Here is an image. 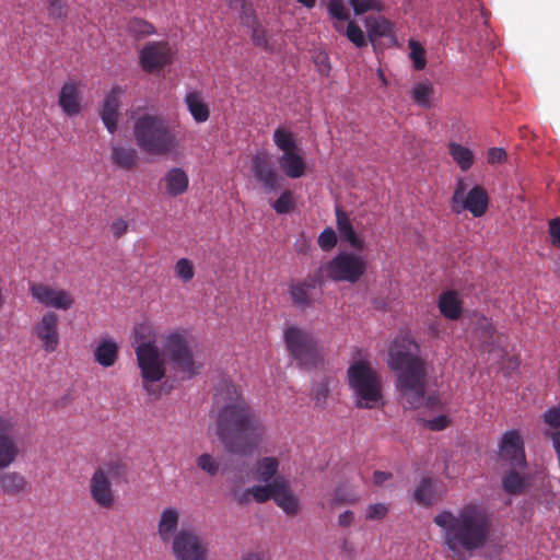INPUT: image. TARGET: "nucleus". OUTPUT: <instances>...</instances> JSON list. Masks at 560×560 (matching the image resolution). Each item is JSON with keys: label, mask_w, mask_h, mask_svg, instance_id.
Returning <instances> with one entry per match:
<instances>
[{"label": "nucleus", "mask_w": 560, "mask_h": 560, "mask_svg": "<svg viewBox=\"0 0 560 560\" xmlns=\"http://www.w3.org/2000/svg\"><path fill=\"white\" fill-rule=\"evenodd\" d=\"M334 503L336 504H339V503H354L357 501L355 498H347V497H343L338 490L335 492L334 494V499H332Z\"/></svg>", "instance_id": "680f3d73"}, {"label": "nucleus", "mask_w": 560, "mask_h": 560, "mask_svg": "<svg viewBox=\"0 0 560 560\" xmlns=\"http://www.w3.org/2000/svg\"><path fill=\"white\" fill-rule=\"evenodd\" d=\"M188 112L197 124L205 122L210 117V108L199 91H189L184 98Z\"/></svg>", "instance_id": "5701e85b"}, {"label": "nucleus", "mask_w": 560, "mask_h": 560, "mask_svg": "<svg viewBox=\"0 0 560 560\" xmlns=\"http://www.w3.org/2000/svg\"><path fill=\"white\" fill-rule=\"evenodd\" d=\"M252 495L249 489L242 492L240 495H237V502L243 504L248 501V497Z\"/></svg>", "instance_id": "0e129e2a"}, {"label": "nucleus", "mask_w": 560, "mask_h": 560, "mask_svg": "<svg viewBox=\"0 0 560 560\" xmlns=\"http://www.w3.org/2000/svg\"><path fill=\"white\" fill-rule=\"evenodd\" d=\"M500 457L508 462L513 468L526 466L523 441L520 434L512 430L503 434L500 444Z\"/></svg>", "instance_id": "f3484780"}, {"label": "nucleus", "mask_w": 560, "mask_h": 560, "mask_svg": "<svg viewBox=\"0 0 560 560\" xmlns=\"http://www.w3.org/2000/svg\"><path fill=\"white\" fill-rule=\"evenodd\" d=\"M166 184V194L171 197L183 195L189 184V178L186 172L180 167H172L164 176Z\"/></svg>", "instance_id": "393cba45"}, {"label": "nucleus", "mask_w": 560, "mask_h": 560, "mask_svg": "<svg viewBox=\"0 0 560 560\" xmlns=\"http://www.w3.org/2000/svg\"><path fill=\"white\" fill-rule=\"evenodd\" d=\"M172 550L176 560H207V542L194 530H179L173 538Z\"/></svg>", "instance_id": "9b49d317"}, {"label": "nucleus", "mask_w": 560, "mask_h": 560, "mask_svg": "<svg viewBox=\"0 0 560 560\" xmlns=\"http://www.w3.org/2000/svg\"><path fill=\"white\" fill-rule=\"evenodd\" d=\"M354 520V514L351 511H345L338 516V525L341 527H349Z\"/></svg>", "instance_id": "bf43d9fd"}, {"label": "nucleus", "mask_w": 560, "mask_h": 560, "mask_svg": "<svg viewBox=\"0 0 560 560\" xmlns=\"http://www.w3.org/2000/svg\"><path fill=\"white\" fill-rule=\"evenodd\" d=\"M252 171L254 177L268 191H277L280 188V176L267 153H257L252 158Z\"/></svg>", "instance_id": "2eb2a0df"}, {"label": "nucleus", "mask_w": 560, "mask_h": 560, "mask_svg": "<svg viewBox=\"0 0 560 560\" xmlns=\"http://www.w3.org/2000/svg\"><path fill=\"white\" fill-rule=\"evenodd\" d=\"M365 27L370 42L392 34V23L383 16H368Z\"/></svg>", "instance_id": "c756f323"}, {"label": "nucleus", "mask_w": 560, "mask_h": 560, "mask_svg": "<svg viewBox=\"0 0 560 560\" xmlns=\"http://www.w3.org/2000/svg\"><path fill=\"white\" fill-rule=\"evenodd\" d=\"M58 104L62 112L70 117L80 113V92L75 83L67 82L62 85L59 92Z\"/></svg>", "instance_id": "412c9836"}, {"label": "nucleus", "mask_w": 560, "mask_h": 560, "mask_svg": "<svg viewBox=\"0 0 560 560\" xmlns=\"http://www.w3.org/2000/svg\"><path fill=\"white\" fill-rule=\"evenodd\" d=\"M348 382L358 408L373 409L382 404L381 378L366 361H355L348 369Z\"/></svg>", "instance_id": "0eeeda50"}, {"label": "nucleus", "mask_w": 560, "mask_h": 560, "mask_svg": "<svg viewBox=\"0 0 560 560\" xmlns=\"http://www.w3.org/2000/svg\"><path fill=\"white\" fill-rule=\"evenodd\" d=\"M315 285L308 282H298L293 283L289 288V293L293 304L302 310L311 306V290H313Z\"/></svg>", "instance_id": "7c9ffc66"}, {"label": "nucleus", "mask_w": 560, "mask_h": 560, "mask_svg": "<svg viewBox=\"0 0 560 560\" xmlns=\"http://www.w3.org/2000/svg\"><path fill=\"white\" fill-rule=\"evenodd\" d=\"M336 223L340 237L355 249H363L364 242L357 235L349 217L339 207L336 208Z\"/></svg>", "instance_id": "b1692460"}, {"label": "nucleus", "mask_w": 560, "mask_h": 560, "mask_svg": "<svg viewBox=\"0 0 560 560\" xmlns=\"http://www.w3.org/2000/svg\"><path fill=\"white\" fill-rule=\"evenodd\" d=\"M411 54L410 57L413 60L415 68L421 70L425 67L424 50L421 47L416 46L413 42H410Z\"/></svg>", "instance_id": "603ef678"}, {"label": "nucleus", "mask_w": 560, "mask_h": 560, "mask_svg": "<svg viewBox=\"0 0 560 560\" xmlns=\"http://www.w3.org/2000/svg\"><path fill=\"white\" fill-rule=\"evenodd\" d=\"M284 342L290 355L300 365H315L318 361L316 341L311 332L296 326H289L284 330Z\"/></svg>", "instance_id": "1a4fd4ad"}, {"label": "nucleus", "mask_w": 560, "mask_h": 560, "mask_svg": "<svg viewBox=\"0 0 560 560\" xmlns=\"http://www.w3.org/2000/svg\"><path fill=\"white\" fill-rule=\"evenodd\" d=\"M197 466L211 477L215 476L220 469V463L208 453L201 454L197 458Z\"/></svg>", "instance_id": "79ce46f5"}, {"label": "nucleus", "mask_w": 560, "mask_h": 560, "mask_svg": "<svg viewBox=\"0 0 560 560\" xmlns=\"http://www.w3.org/2000/svg\"><path fill=\"white\" fill-rule=\"evenodd\" d=\"M275 503L290 516H294L300 512V500L296 494L291 490L289 480L283 476L275 478Z\"/></svg>", "instance_id": "a211bd4d"}, {"label": "nucleus", "mask_w": 560, "mask_h": 560, "mask_svg": "<svg viewBox=\"0 0 560 560\" xmlns=\"http://www.w3.org/2000/svg\"><path fill=\"white\" fill-rule=\"evenodd\" d=\"M544 420L550 427L559 428L560 427V407H555V408L548 409L544 413Z\"/></svg>", "instance_id": "864d4df0"}, {"label": "nucleus", "mask_w": 560, "mask_h": 560, "mask_svg": "<svg viewBox=\"0 0 560 560\" xmlns=\"http://www.w3.org/2000/svg\"><path fill=\"white\" fill-rule=\"evenodd\" d=\"M417 352V345L409 337L401 336L394 340L388 354V364L397 372L396 386L412 409L434 404L432 397L425 398V370Z\"/></svg>", "instance_id": "20e7f679"}, {"label": "nucleus", "mask_w": 560, "mask_h": 560, "mask_svg": "<svg viewBox=\"0 0 560 560\" xmlns=\"http://www.w3.org/2000/svg\"><path fill=\"white\" fill-rule=\"evenodd\" d=\"M448 424V418L446 416H439L428 421V427L434 431L444 430Z\"/></svg>", "instance_id": "13d9d810"}, {"label": "nucleus", "mask_w": 560, "mask_h": 560, "mask_svg": "<svg viewBox=\"0 0 560 560\" xmlns=\"http://www.w3.org/2000/svg\"><path fill=\"white\" fill-rule=\"evenodd\" d=\"M128 231V222L121 218L116 219L110 225L114 237L119 238Z\"/></svg>", "instance_id": "6e6d98bb"}, {"label": "nucleus", "mask_w": 560, "mask_h": 560, "mask_svg": "<svg viewBox=\"0 0 560 560\" xmlns=\"http://www.w3.org/2000/svg\"><path fill=\"white\" fill-rule=\"evenodd\" d=\"M252 38H253V42L255 45H257L266 50L271 49V47L268 43V39H267L265 28H262L260 26L254 27L253 32H252Z\"/></svg>", "instance_id": "3c124183"}, {"label": "nucleus", "mask_w": 560, "mask_h": 560, "mask_svg": "<svg viewBox=\"0 0 560 560\" xmlns=\"http://www.w3.org/2000/svg\"><path fill=\"white\" fill-rule=\"evenodd\" d=\"M293 207V200L290 191H284L275 201L273 209L277 213H288Z\"/></svg>", "instance_id": "09e8293b"}, {"label": "nucleus", "mask_w": 560, "mask_h": 560, "mask_svg": "<svg viewBox=\"0 0 560 560\" xmlns=\"http://www.w3.org/2000/svg\"><path fill=\"white\" fill-rule=\"evenodd\" d=\"M273 141L283 153L293 151L296 148L292 133L281 128L275 130Z\"/></svg>", "instance_id": "e433bc0d"}, {"label": "nucleus", "mask_w": 560, "mask_h": 560, "mask_svg": "<svg viewBox=\"0 0 560 560\" xmlns=\"http://www.w3.org/2000/svg\"><path fill=\"white\" fill-rule=\"evenodd\" d=\"M329 381L324 380L322 382H318L313 387V396L315 400V405L319 408H324L327 405V398L329 395Z\"/></svg>", "instance_id": "c03bdc74"}, {"label": "nucleus", "mask_w": 560, "mask_h": 560, "mask_svg": "<svg viewBox=\"0 0 560 560\" xmlns=\"http://www.w3.org/2000/svg\"><path fill=\"white\" fill-rule=\"evenodd\" d=\"M525 479L521 476L515 468L511 469L503 478L502 486L505 492L510 494H518L525 487Z\"/></svg>", "instance_id": "72a5a7b5"}, {"label": "nucleus", "mask_w": 560, "mask_h": 560, "mask_svg": "<svg viewBox=\"0 0 560 560\" xmlns=\"http://www.w3.org/2000/svg\"><path fill=\"white\" fill-rule=\"evenodd\" d=\"M213 408L217 411L215 433L225 451L252 456L265 441L267 428L231 380L222 378L218 384Z\"/></svg>", "instance_id": "f03ea898"}, {"label": "nucleus", "mask_w": 560, "mask_h": 560, "mask_svg": "<svg viewBox=\"0 0 560 560\" xmlns=\"http://www.w3.org/2000/svg\"><path fill=\"white\" fill-rule=\"evenodd\" d=\"M392 477L390 472L376 470L373 475V481L376 486L383 485Z\"/></svg>", "instance_id": "052dcab7"}, {"label": "nucleus", "mask_w": 560, "mask_h": 560, "mask_svg": "<svg viewBox=\"0 0 560 560\" xmlns=\"http://www.w3.org/2000/svg\"><path fill=\"white\" fill-rule=\"evenodd\" d=\"M31 296L45 307H51L59 311H68L75 303L71 292L57 289L40 282L30 283Z\"/></svg>", "instance_id": "f8f14e48"}, {"label": "nucleus", "mask_w": 560, "mask_h": 560, "mask_svg": "<svg viewBox=\"0 0 560 560\" xmlns=\"http://www.w3.org/2000/svg\"><path fill=\"white\" fill-rule=\"evenodd\" d=\"M549 233L552 245L560 247V217L549 222Z\"/></svg>", "instance_id": "5fc2aeb1"}, {"label": "nucleus", "mask_w": 560, "mask_h": 560, "mask_svg": "<svg viewBox=\"0 0 560 560\" xmlns=\"http://www.w3.org/2000/svg\"><path fill=\"white\" fill-rule=\"evenodd\" d=\"M138 159L137 151L131 147L118 144L112 147V163L121 170H132L137 165Z\"/></svg>", "instance_id": "bb28decb"}, {"label": "nucleus", "mask_w": 560, "mask_h": 560, "mask_svg": "<svg viewBox=\"0 0 560 560\" xmlns=\"http://www.w3.org/2000/svg\"><path fill=\"white\" fill-rule=\"evenodd\" d=\"M345 35L358 48H361L366 45L363 31L353 21H350L348 23V26L345 31Z\"/></svg>", "instance_id": "a19ab883"}, {"label": "nucleus", "mask_w": 560, "mask_h": 560, "mask_svg": "<svg viewBox=\"0 0 560 560\" xmlns=\"http://www.w3.org/2000/svg\"><path fill=\"white\" fill-rule=\"evenodd\" d=\"M122 94L120 86H114L103 101L101 118L110 133L117 130L119 98Z\"/></svg>", "instance_id": "6ab92c4d"}, {"label": "nucleus", "mask_w": 560, "mask_h": 560, "mask_svg": "<svg viewBox=\"0 0 560 560\" xmlns=\"http://www.w3.org/2000/svg\"><path fill=\"white\" fill-rule=\"evenodd\" d=\"M433 88L429 84H418L412 90V100L422 107H430Z\"/></svg>", "instance_id": "ea45409f"}, {"label": "nucleus", "mask_w": 560, "mask_h": 560, "mask_svg": "<svg viewBox=\"0 0 560 560\" xmlns=\"http://www.w3.org/2000/svg\"><path fill=\"white\" fill-rule=\"evenodd\" d=\"M159 329L151 320L137 323L132 329V348L140 370L141 385L149 396L160 397L154 387L166 376V362L175 376L189 381L205 369L202 357L195 351L194 341L185 330L175 329L163 337L162 351L158 345Z\"/></svg>", "instance_id": "f257e3e1"}, {"label": "nucleus", "mask_w": 560, "mask_h": 560, "mask_svg": "<svg viewBox=\"0 0 560 560\" xmlns=\"http://www.w3.org/2000/svg\"><path fill=\"white\" fill-rule=\"evenodd\" d=\"M468 186L464 178H459L452 197V209L456 213L469 211L475 218L482 217L489 205L487 190L476 185L467 190Z\"/></svg>", "instance_id": "6e6552de"}, {"label": "nucleus", "mask_w": 560, "mask_h": 560, "mask_svg": "<svg viewBox=\"0 0 560 560\" xmlns=\"http://www.w3.org/2000/svg\"><path fill=\"white\" fill-rule=\"evenodd\" d=\"M349 4L357 15H361L368 11H381L383 9L378 0H349Z\"/></svg>", "instance_id": "37998d69"}, {"label": "nucleus", "mask_w": 560, "mask_h": 560, "mask_svg": "<svg viewBox=\"0 0 560 560\" xmlns=\"http://www.w3.org/2000/svg\"><path fill=\"white\" fill-rule=\"evenodd\" d=\"M30 489L24 475L19 471L0 472V493L5 497H21Z\"/></svg>", "instance_id": "aec40b11"}, {"label": "nucleus", "mask_w": 560, "mask_h": 560, "mask_svg": "<svg viewBox=\"0 0 560 560\" xmlns=\"http://www.w3.org/2000/svg\"><path fill=\"white\" fill-rule=\"evenodd\" d=\"M325 271L335 281L357 282L366 271L365 259L350 252H341L327 262Z\"/></svg>", "instance_id": "9d476101"}, {"label": "nucleus", "mask_w": 560, "mask_h": 560, "mask_svg": "<svg viewBox=\"0 0 560 560\" xmlns=\"http://www.w3.org/2000/svg\"><path fill=\"white\" fill-rule=\"evenodd\" d=\"M172 48L164 42L148 43L140 52L143 70L151 72L172 62Z\"/></svg>", "instance_id": "dca6fc26"}, {"label": "nucleus", "mask_w": 560, "mask_h": 560, "mask_svg": "<svg viewBox=\"0 0 560 560\" xmlns=\"http://www.w3.org/2000/svg\"><path fill=\"white\" fill-rule=\"evenodd\" d=\"M388 509L383 503L370 504L366 509L365 517L371 521L383 520L387 515Z\"/></svg>", "instance_id": "8fccbe9b"}, {"label": "nucleus", "mask_w": 560, "mask_h": 560, "mask_svg": "<svg viewBox=\"0 0 560 560\" xmlns=\"http://www.w3.org/2000/svg\"><path fill=\"white\" fill-rule=\"evenodd\" d=\"M434 523L443 529L444 544L455 555L485 547L492 528L487 509L472 502L465 504L457 514L450 511L439 513Z\"/></svg>", "instance_id": "7ed1b4c3"}, {"label": "nucleus", "mask_w": 560, "mask_h": 560, "mask_svg": "<svg viewBox=\"0 0 560 560\" xmlns=\"http://www.w3.org/2000/svg\"><path fill=\"white\" fill-rule=\"evenodd\" d=\"M178 521L179 513L175 508H167L161 513L158 532L164 542L168 541L172 537L174 538Z\"/></svg>", "instance_id": "cd10ccee"}, {"label": "nucleus", "mask_w": 560, "mask_h": 560, "mask_svg": "<svg viewBox=\"0 0 560 560\" xmlns=\"http://www.w3.org/2000/svg\"><path fill=\"white\" fill-rule=\"evenodd\" d=\"M176 276L185 283L191 281L195 277V267L188 258H180L175 264Z\"/></svg>", "instance_id": "58836bf2"}, {"label": "nucleus", "mask_w": 560, "mask_h": 560, "mask_svg": "<svg viewBox=\"0 0 560 560\" xmlns=\"http://www.w3.org/2000/svg\"><path fill=\"white\" fill-rule=\"evenodd\" d=\"M298 1L308 9L314 8L315 3H316V0H298Z\"/></svg>", "instance_id": "69168bd1"}, {"label": "nucleus", "mask_w": 560, "mask_h": 560, "mask_svg": "<svg viewBox=\"0 0 560 560\" xmlns=\"http://www.w3.org/2000/svg\"><path fill=\"white\" fill-rule=\"evenodd\" d=\"M415 499L417 502L430 505L432 504L434 497H433V488H432V480L430 478H423L419 486L417 487L415 491Z\"/></svg>", "instance_id": "c9c22d12"}, {"label": "nucleus", "mask_w": 560, "mask_h": 560, "mask_svg": "<svg viewBox=\"0 0 560 560\" xmlns=\"http://www.w3.org/2000/svg\"><path fill=\"white\" fill-rule=\"evenodd\" d=\"M448 152L462 171L469 170L474 164L472 151L462 144L451 142L448 144Z\"/></svg>", "instance_id": "473e14b6"}, {"label": "nucleus", "mask_w": 560, "mask_h": 560, "mask_svg": "<svg viewBox=\"0 0 560 560\" xmlns=\"http://www.w3.org/2000/svg\"><path fill=\"white\" fill-rule=\"evenodd\" d=\"M138 147L151 155H168L178 149L174 129L160 115L143 114L133 124Z\"/></svg>", "instance_id": "39448f33"}, {"label": "nucleus", "mask_w": 560, "mask_h": 560, "mask_svg": "<svg viewBox=\"0 0 560 560\" xmlns=\"http://www.w3.org/2000/svg\"><path fill=\"white\" fill-rule=\"evenodd\" d=\"M250 494L258 503H264L269 499H275L277 488L275 487V479L271 482H265L264 486H254L249 488Z\"/></svg>", "instance_id": "f704fd0d"}, {"label": "nucleus", "mask_w": 560, "mask_h": 560, "mask_svg": "<svg viewBox=\"0 0 560 560\" xmlns=\"http://www.w3.org/2000/svg\"><path fill=\"white\" fill-rule=\"evenodd\" d=\"M317 60L318 62H320L322 65H325L327 66V62H328V56L326 54H319L318 57H317Z\"/></svg>", "instance_id": "774afa93"}, {"label": "nucleus", "mask_w": 560, "mask_h": 560, "mask_svg": "<svg viewBox=\"0 0 560 560\" xmlns=\"http://www.w3.org/2000/svg\"><path fill=\"white\" fill-rule=\"evenodd\" d=\"M33 334L40 341L44 351L47 353L56 351L60 343L58 315L52 311L45 312L33 326Z\"/></svg>", "instance_id": "ddd939ff"}, {"label": "nucleus", "mask_w": 560, "mask_h": 560, "mask_svg": "<svg viewBox=\"0 0 560 560\" xmlns=\"http://www.w3.org/2000/svg\"><path fill=\"white\" fill-rule=\"evenodd\" d=\"M19 454L15 423L10 418L0 416V470H4L15 463Z\"/></svg>", "instance_id": "4468645a"}, {"label": "nucleus", "mask_w": 560, "mask_h": 560, "mask_svg": "<svg viewBox=\"0 0 560 560\" xmlns=\"http://www.w3.org/2000/svg\"><path fill=\"white\" fill-rule=\"evenodd\" d=\"M242 560H270L269 557L259 552H249Z\"/></svg>", "instance_id": "e2e57ef3"}, {"label": "nucleus", "mask_w": 560, "mask_h": 560, "mask_svg": "<svg viewBox=\"0 0 560 560\" xmlns=\"http://www.w3.org/2000/svg\"><path fill=\"white\" fill-rule=\"evenodd\" d=\"M487 159L490 164L502 163L506 160V152L502 148H491Z\"/></svg>", "instance_id": "4d7b16f0"}, {"label": "nucleus", "mask_w": 560, "mask_h": 560, "mask_svg": "<svg viewBox=\"0 0 560 560\" xmlns=\"http://www.w3.org/2000/svg\"><path fill=\"white\" fill-rule=\"evenodd\" d=\"M128 466L120 458H110L101 464L92 474L89 481V492L92 501L102 509L109 510L115 505L116 494L113 483L127 481Z\"/></svg>", "instance_id": "423d86ee"}, {"label": "nucleus", "mask_w": 560, "mask_h": 560, "mask_svg": "<svg viewBox=\"0 0 560 560\" xmlns=\"http://www.w3.org/2000/svg\"><path fill=\"white\" fill-rule=\"evenodd\" d=\"M48 16L52 20H63L67 18V5L62 0H48Z\"/></svg>", "instance_id": "a18cd8bd"}, {"label": "nucleus", "mask_w": 560, "mask_h": 560, "mask_svg": "<svg viewBox=\"0 0 560 560\" xmlns=\"http://www.w3.org/2000/svg\"><path fill=\"white\" fill-rule=\"evenodd\" d=\"M4 294H3V289H2V278L0 277V310L3 307L4 305Z\"/></svg>", "instance_id": "338daca9"}, {"label": "nucleus", "mask_w": 560, "mask_h": 560, "mask_svg": "<svg viewBox=\"0 0 560 560\" xmlns=\"http://www.w3.org/2000/svg\"><path fill=\"white\" fill-rule=\"evenodd\" d=\"M279 460L276 457H264L256 464V479L261 482H271L277 476Z\"/></svg>", "instance_id": "2f4dec72"}, {"label": "nucleus", "mask_w": 560, "mask_h": 560, "mask_svg": "<svg viewBox=\"0 0 560 560\" xmlns=\"http://www.w3.org/2000/svg\"><path fill=\"white\" fill-rule=\"evenodd\" d=\"M327 9L332 19L338 21L349 20V13L341 0H329Z\"/></svg>", "instance_id": "49530a36"}, {"label": "nucleus", "mask_w": 560, "mask_h": 560, "mask_svg": "<svg viewBox=\"0 0 560 560\" xmlns=\"http://www.w3.org/2000/svg\"><path fill=\"white\" fill-rule=\"evenodd\" d=\"M279 165L290 178H300L305 174L306 164L304 159L294 150L284 152L279 158Z\"/></svg>", "instance_id": "a878e982"}, {"label": "nucleus", "mask_w": 560, "mask_h": 560, "mask_svg": "<svg viewBox=\"0 0 560 560\" xmlns=\"http://www.w3.org/2000/svg\"><path fill=\"white\" fill-rule=\"evenodd\" d=\"M126 30L136 36H145L154 33V27L149 22L137 18L128 21Z\"/></svg>", "instance_id": "4c0bfd02"}, {"label": "nucleus", "mask_w": 560, "mask_h": 560, "mask_svg": "<svg viewBox=\"0 0 560 560\" xmlns=\"http://www.w3.org/2000/svg\"><path fill=\"white\" fill-rule=\"evenodd\" d=\"M337 243V235L331 228L325 229L318 236V245L323 250L331 249Z\"/></svg>", "instance_id": "de8ad7c7"}, {"label": "nucleus", "mask_w": 560, "mask_h": 560, "mask_svg": "<svg viewBox=\"0 0 560 560\" xmlns=\"http://www.w3.org/2000/svg\"><path fill=\"white\" fill-rule=\"evenodd\" d=\"M118 343L114 339L102 338L93 351L94 360L103 368H110L118 359Z\"/></svg>", "instance_id": "4be33fe9"}, {"label": "nucleus", "mask_w": 560, "mask_h": 560, "mask_svg": "<svg viewBox=\"0 0 560 560\" xmlns=\"http://www.w3.org/2000/svg\"><path fill=\"white\" fill-rule=\"evenodd\" d=\"M439 308L444 317L458 319L462 315V302L456 291H446L440 295Z\"/></svg>", "instance_id": "c85d7f7f"}]
</instances>
